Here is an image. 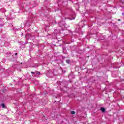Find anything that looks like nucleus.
<instances>
[{"instance_id": "nucleus-6", "label": "nucleus", "mask_w": 124, "mask_h": 124, "mask_svg": "<svg viewBox=\"0 0 124 124\" xmlns=\"http://www.w3.org/2000/svg\"><path fill=\"white\" fill-rule=\"evenodd\" d=\"M17 53H15V56H17Z\"/></svg>"}, {"instance_id": "nucleus-1", "label": "nucleus", "mask_w": 124, "mask_h": 124, "mask_svg": "<svg viewBox=\"0 0 124 124\" xmlns=\"http://www.w3.org/2000/svg\"><path fill=\"white\" fill-rule=\"evenodd\" d=\"M100 110L102 111V112H105V108H101Z\"/></svg>"}, {"instance_id": "nucleus-2", "label": "nucleus", "mask_w": 124, "mask_h": 124, "mask_svg": "<svg viewBox=\"0 0 124 124\" xmlns=\"http://www.w3.org/2000/svg\"><path fill=\"white\" fill-rule=\"evenodd\" d=\"M1 106L2 108H5V105L3 103L1 104Z\"/></svg>"}, {"instance_id": "nucleus-4", "label": "nucleus", "mask_w": 124, "mask_h": 124, "mask_svg": "<svg viewBox=\"0 0 124 124\" xmlns=\"http://www.w3.org/2000/svg\"><path fill=\"white\" fill-rule=\"evenodd\" d=\"M69 62H70V61H69V60H66V62L67 63H69Z\"/></svg>"}, {"instance_id": "nucleus-3", "label": "nucleus", "mask_w": 124, "mask_h": 124, "mask_svg": "<svg viewBox=\"0 0 124 124\" xmlns=\"http://www.w3.org/2000/svg\"><path fill=\"white\" fill-rule=\"evenodd\" d=\"M71 114H72V115H75V111H72L71 112Z\"/></svg>"}, {"instance_id": "nucleus-7", "label": "nucleus", "mask_w": 124, "mask_h": 124, "mask_svg": "<svg viewBox=\"0 0 124 124\" xmlns=\"http://www.w3.org/2000/svg\"><path fill=\"white\" fill-rule=\"evenodd\" d=\"M118 21H121V19H118Z\"/></svg>"}, {"instance_id": "nucleus-8", "label": "nucleus", "mask_w": 124, "mask_h": 124, "mask_svg": "<svg viewBox=\"0 0 124 124\" xmlns=\"http://www.w3.org/2000/svg\"><path fill=\"white\" fill-rule=\"evenodd\" d=\"M20 64H23V63H22V62H21Z\"/></svg>"}, {"instance_id": "nucleus-5", "label": "nucleus", "mask_w": 124, "mask_h": 124, "mask_svg": "<svg viewBox=\"0 0 124 124\" xmlns=\"http://www.w3.org/2000/svg\"><path fill=\"white\" fill-rule=\"evenodd\" d=\"M31 74H34V72H31Z\"/></svg>"}]
</instances>
